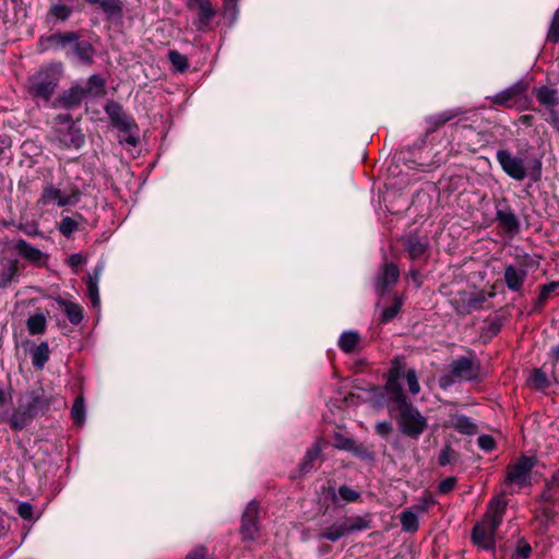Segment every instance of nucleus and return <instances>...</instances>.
<instances>
[{
	"mask_svg": "<svg viewBox=\"0 0 559 559\" xmlns=\"http://www.w3.org/2000/svg\"><path fill=\"white\" fill-rule=\"evenodd\" d=\"M456 481V477L453 476L444 478L442 481H440L438 491L442 495L449 493L455 487Z\"/></svg>",
	"mask_w": 559,
	"mask_h": 559,
	"instance_id": "nucleus-55",
	"label": "nucleus"
},
{
	"mask_svg": "<svg viewBox=\"0 0 559 559\" xmlns=\"http://www.w3.org/2000/svg\"><path fill=\"white\" fill-rule=\"evenodd\" d=\"M405 379L408 385V390L413 395H416L420 391V385L417 379V372L415 369L411 368L406 371Z\"/></svg>",
	"mask_w": 559,
	"mask_h": 559,
	"instance_id": "nucleus-49",
	"label": "nucleus"
},
{
	"mask_svg": "<svg viewBox=\"0 0 559 559\" xmlns=\"http://www.w3.org/2000/svg\"><path fill=\"white\" fill-rule=\"evenodd\" d=\"M72 12L73 9L70 5H67L61 1L53 2L49 7V10L46 14V20L48 22H66L69 20Z\"/></svg>",
	"mask_w": 559,
	"mask_h": 559,
	"instance_id": "nucleus-32",
	"label": "nucleus"
},
{
	"mask_svg": "<svg viewBox=\"0 0 559 559\" xmlns=\"http://www.w3.org/2000/svg\"><path fill=\"white\" fill-rule=\"evenodd\" d=\"M12 146L11 138L8 134H0V155L10 151Z\"/></svg>",
	"mask_w": 559,
	"mask_h": 559,
	"instance_id": "nucleus-60",
	"label": "nucleus"
},
{
	"mask_svg": "<svg viewBox=\"0 0 559 559\" xmlns=\"http://www.w3.org/2000/svg\"><path fill=\"white\" fill-rule=\"evenodd\" d=\"M71 418L76 425H82L85 420V403L82 394L78 395L73 402Z\"/></svg>",
	"mask_w": 559,
	"mask_h": 559,
	"instance_id": "nucleus-43",
	"label": "nucleus"
},
{
	"mask_svg": "<svg viewBox=\"0 0 559 559\" xmlns=\"http://www.w3.org/2000/svg\"><path fill=\"white\" fill-rule=\"evenodd\" d=\"M223 15L233 25L238 16V0H223Z\"/></svg>",
	"mask_w": 559,
	"mask_h": 559,
	"instance_id": "nucleus-46",
	"label": "nucleus"
},
{
	"mask_svg": "<svg viewBox=\"0 0 559 559\" xmlns=\"http://www.w3.org/2000/svg\"><path fill=\"white\" fill-rule=\"evenodd\" d=\"M464 297L462 299V310H460L463 313H471L473 310L481 308L483 304L487 300V296L485 293H478V294H471L466 296L464 294Z\"/></svg>",
	"mask_w": 559,
	"mask_h": 559,
	"instance_id": "nucleus-38",
	"label": "nucleus"
},
{
	"mask_svg": "<svg viewBox=\"0 0 559 559\" xmlns=\"http://www.w3.org/2000/svg\"><path fill=\"white\" fill-rule=\"evenodd\" d=\"M547 39L551 43L559 41V11H557L551 19L550 27L547 34Z\"/></svg>",
	"mask_w": 559,
	"mask_h": 559,
	"instance_id": "nucleus-51",
	"label": "nucleus"
},
{
	"mask_svg": "<svg viewBox=\"0 0 559 559\" xmlns=\"http://www.w3.org/2000/svg\"><path fill=\"white\" fill-rule=\"evenodd\" d=\"M346 535H348V534L346 532V527L344 525V522L341 519L340 521L333 523L332 525H329V526L322 528L318 533V538L320 540L324 539V540H328V542L335 543V542L340 540L342 537H344Z\"/></svg>",
	"mask_w": 559,
	"mask_h": 559,
	"instance_id": "nucleus-31",
	"label": "nucleus"
},
{
	"mask_svg": "<svg viewBox=\"0 0 559 559\" xmlns=\"http://www.w3.org/2000/svg\"><path fill=\"white\" fill-rule=\"evenodd\" d=\"M552 489L549 485L545 486V489L540 493L539 499L545 502H550L554 499Z\"/></svg>",
	"mask_w": 559,
	"mask_h": 559,
	"instance_id": "nucleus-62",
	"label": "nucleus"
},
{
	"mask_svg": "<svg viewBox=\"0 0 559 559\" xmlns=\"http://www.w3.org/2000/svg\"><path fill=\"white\" fill-rule=\"evenodd\" d=\"M496 159L504 174L513 180L522 181L528 177L532 181L538 182L542 179V160L539 158L531 159L527 167L525 158L502 148L497 151Z\"/></svg>",
	"mask_w": 559,
	"mask_h": 559,
	"instance_id": "nucleus-5",
	"label": "nucleus"
},
{
	"mask_svg": "<svg viewBox=\"0 0 559 559\" xmlns=\"http://www.w3.org/2000/svg\"><path fill=\"white\" fill-rule=\"evenodd\" d=\"M400 278V269L393 262H384L374 276V290L382 297L385 293L393 287Z\"/></svg>",
	"mask_w": 559,
	"mask_h": 559,
	"instance_id": "nucleus-14",
	"label": "nucleus"
},
{
	"mask_svg": "<svg viewBox=\"0 0 559 559\" xmlns=\"http://www.w3.org/2000/svg\"><path fill=\"white\" fill-rule=\"evenodd\" d=\"M56 302L72 324L78 325L82 322L83 309L79 304L66 300L61 297L56 298Z\"/></svg>",
	"mask_w": 559,
	"mask_h": 559,
	"instance_id": "nucleus-27",
	"label": "nucleus"
},
{
	"mask_svg": "<svg viewBox=\"0 0 559 559\" xmlns=\"http://www.w3.org/2000/svg\"><path fill=\"white\" fill-rule=\"evenodd\" d=\"M528 385L537 391L547 390L551 382L546 372L542 368H534L527 380Z\"/></svg>",
	"mask_w": 559,
	"mask_h": 559,
	"instance_id": "nucleus-34",
	"label": "nucleus"
},
{
	"mask_svg": "<svg viewBox=\"0 0 559 559\" xmlns=\"http://www.w3.org/2000/svg\"><path fill=\"white\" fill-rule=\"evenodd\" d=\"M74 52L78 58L86 63L92 64L94 62L95 49L93 45L88 41H74Z\"/></svg>",
	"mask_w": 559,
	"mask_h": 559,
	"instance_id": "nucleus-36",
	"label": "nucleus"
},
{
	"mask_svg": "<svg viewBox=\"0 0 559 559\" xmlns=\"http://www.w3.org/2000/svg\"><path fill=\"white\" fill-rule=\"evenodd\" d=\"M478 447L486 451L491 452L496 448V441L490 435H480L477 439Z\"/></svg>",
	"mask_w": 559,
	"mask_h": 559,
	"instance_id": "nucleus-54",
	"label": "nucleus"
},
{
	"mask_svg": "<svg viewBox=\"0 0 559 559\" xmlns=\"http://www.w3.org/2000/svg\"><path fill=\"white\" fill-rule=\"evenodd\" d=\"M549 485L552 490L559 488V473L551 476V478L546 479V485Z\"/></svg>",
	"mask_w": 559,
	"mask_h": 559,
	"instance_id": "nucleus-63",
	"label": "nucleus"
},
{
	"mask_svg": "<svg viewBox=\"0 0 559 559\" xmlns=\"http://www.w3.org/2000/svg\"><path fill=\"white\" fill-rule=\"evenodd\" d=\"M508 501L502 496L492 498L488 506L481 523L476 524L472 531V540L485 549L495 546V534L507 511Z\"/></svg>",
	"mask_w": 559,
	"mask_h": 559,
	"instance_id": "nucleus-2",
	"label": "nucleus"
},
{
	"mask_svg": "<svg viewBox=\"0 0 559 559\" xmlns=\"http://www.w3.org/2000/svg\"><path fill=\"white\" fill-rule=\"evenodd\" d=\"M107 21H117L123 17L122 0H100L97 3Z\"/></svg>",
	"mask_w": 559,
	"mask_h": 559,
	"instance_id": "nucleus-29",
	"label": "nucleus"
},
{
	"mask_svg": "<svg viewBox=\"0 0 559 559\" xmlns=\"http://www.w3.org/2000/svg\"><path fill=\"white\" fill-rule=\"evenodd\" d=\"M496 219L498 221L499 225L508 233H516L520 228V223L516 215L506 203L503 206L497 209Z\"/></svg>",
	"mask_w": 559,
	"mask_h": 559,
	"instance_id": "nucleus-23",
	"label": "nucleus"
},
{
	"mask_svg": "<svg viewBox=\"0 0 559 559\" xmlns=\"http://www.w3.org/2000/svg\"><path fill=\"white\" fill-rule=\"evenodd\" d=\"M61 62H51L39 68L27 79L26 90L35 102L49 103L62 78Z\"/></svg>",
	"mask_w": 559,
	"mask_h": 559,
	"instance_id": "nucleus-4",
	"label": "nucleus"
},
{
	"mask_svg": "<svg viewBox=\"0 0 559 559\" xmlns=\"http://www.w3.org/2000/svg\"><path fill=\"white\" fill-rule=\"evenodd\" d=\"M404 299L402 296L395 294L391 306L384 308L380 316V323L385 324L392 321L401 311Z\"/></svg>",
	"mask_w": 559,
	"mask_h": 559,
	"instance_id": "nucleus-39",
	"label": "nucleus"
},
{
	"mask_svg": "<svg viewBox=\"0 0 559 559\" xmlns=\"http://www.w3.org/2000/svg\"><path fill=\"white\" fill-rule=\"evenodd\" d=\"M334 447L338 450L353 453L356 457L364 461H373L374 454L362 443H358L355 439L346 437L342 433H335L333 437Z\"/></svg>",
	"mask_w": 559,
	"mask_h": 559,
	"instance_id": "nucleus-17",
	"label": "nucleus"
},
{
	"mask_svg": "<svg viewBox=\"0 0 559 559\" xmlns=\"http://www.w3.org/2000/svg\"><path fill=\"white\" fill-rule=\"evenodd\" d=\"M55 133L60 146L64 148H81L85 136L73 121L70 114H59L55 117Z\"/></svg>",
	"mask_w": 559,
	"mask_h": 559,
	"instance_id": "nucleus-8",
	"label": "nucleus"
},
{
	"mask_svg": "<svg viewBox=\"0 0 559 559\" xmlns=\"http://www.w3.org/2000/svg\"><path fill=\"white\" fill-rule=\"evenodd\" d=\"M405 365L397 358L392 361V366L388 372V380L384 390L390 401L401 400L406 397L403 388L400 383L402 378H405Z\"/></svg>",
	"mask_w": 559,
	"mask_h": 559,
	"instance_id": "nucleus-13",
	"label": "nucleus"
},
{
	"mask_svg": "<svg viewBox=\"0 0 559 559\" xmlns=\"http://www.w3.org/2000/svg\"><path fill=\"white\" fill-rule=\"evenodd\" d=\"M448 426L466 436H475L478 432L477 424H475L469 417L462 414L453 415Z\"/></svg>",
	"mask_w": 559,
	"mask_h": 559,
	"instance_id": "nucleus-25",
	"label": "nucleus"
},
{
	"mask_svg": "<svg viewBox=\"0 0 559 559\" xmlns=\"http://www.w3.org/2000/svg\"><path fill=\"white\" fill-rule=\"evenodd\" d=\"M82 191L76 185H70L68 189L61 190L49 182L45 185L38 204L43 206L56 204L60 207L75 205L79 203Z\"/></svg>",
	"mask_w": 559,
	"mask_h": 559,
	"instance_id": "nucleus-9",
	"label": "nucleus"
},
{
	"mask_svg": "<svg viewBox=\"0 0 559 559\" xmlns=\"http://www.w3.org/2000/svg\"><path fill=\"white\" fill-rule=\"evenodd\" d=\"M539 257L537 255H530V254H524L522 258H521V261H520V265L522 266L521 269H524V270H537L539 267V264H540V261H539Z\"/></svg>",
	"mask_w": 559,
	"mask_h": 559,
	"instance_id": "nucleus-52",
	"label": "nucleus"
},
{
	"mask_svg": "<svg viewBox=\"0 0 559 559\" xmlns=\"http://www.w3.org/2000/svg\"><path fill=\"white\" fill-rule=\"evenodd\" d=\"M465 114L466 110L462 108H452L427 117L425 120V136H429L430 134L437 132L441 127L454 120L455 122L452 123V126H459V123L463 121L462 116H464Z\"/></svg>",
	"mask_w": 559,
	"mask_h": 559,
	"instance_id": "nucleus-12",
	"label": "nucleus"
},
{
	"mask_svg": "<svg viewBox=\"0 0 559 559\" xmlns=\"http://www.w3.org/2000/svg\"><path fill=\"white\" fill-rule=\"evenodd\" d=\"M46 325V317L41 312H36L26 321V328L31 335L44 334Z\"/></svg>",
	"mask_w": 559,
	"mask_h": 559,
	"instance_id": "nucleus-40",
	"label": "nucleus"
},
{
	"mask_svg": "<svg viewBox=\"0 0 559 559\" xmlns=\"http://www.w3.org/2000/svg\"><path fill=\"white\" fill-rule=\"evenodd\" d=\"M186 559H213V556L209 554L205 546L199 545L188 552Z\"/></svg>",
	"mask_w": 559,
	"mask_h": 559,
	"instance_id": "nucleus-53",
	"label": "nucleus"
},
{
	"mask_svg": "<svg viewBox=\"0 0 559 559\" xmlns=\"http://www.w3.org/2000/svg\"><path fill=\"white\" fill-rule=\"evenodd\" d=\"M79 40V34L75 32H66V33H55L47 37H41L39 40L40 46H43V50H47L49 48H60L66 47L69 44H73Z\"/></svg>",
	"mask_w": 559,
	"mask_h": 559,
	"instance_id": "nucleus-22",
	"label": "nucleus"
},
{
	"mask_svg": "<svg viewBox=\"0 0 559 559\" xmlns=\"http://www.w3.org/2000/svg\"><path fill=\"white\" fill-rule=\"evenodd\" d=\"M104 265L98 264L92 274L83 278L86 285V295L94 307L99 306L100 298L98 293V282L103 272Z\"/></svg>",
	"mask_w": 559,
	"mask_h": 559,
	"instance_id": "nucleus-24",
	"label": "nucleus"
},
{
	"mask_svg": "<svg viewBox=\"0 0 559 559\" xmlns=\"http://www.w3.org/2000/svg\"><path fill=\"white\" fill-rule=\"evenodd\" d=\"M342 520L348 535L356 532L366 531L371 527V518L369 514L344 516Z\"/></svg>",
	"mask_w": 559,
	"mask_h": 559,
	"instance_id": "nucleus-30",
	"label": "nucleus"
},
{
	"mask_svg": "<svg viewBox=\"0 0 559 559\" xmlns=\"http://www.w3.org/2000/svg\"><path fill=\"white\" fill-rule=\"evenodd\" d=\"M374 429L379 436L386 438L393 431V425L391 421L384 420L378 423Z\"/></svg>",
	"mask_w": 559,
	"mask_h": 559,
	"instance_id": "nucleus-56",
	"label": "nucleus"
},
{
	"mask_svg": "<svg viewBox=\"0 0 559 559\" xmlns=\"http://www.w3.org/2000/svg\"><path fill=\"white\" fill-rule=\"evenodd\" d=\"M187 7L189 9L198 8L197 29L207 32L212 20L216 15V10L212 5L211 0H187Z\"/></svg>",
	"mask_w": 559,
	"mask_h": 559,
	"instance_id": "nucleus-19",
	"label": "nucleus"
},
{
	"mask_svg": "<svg viewBox=\"0 0 559 559\" xmlns=\"http://www.w3.org/2000/svg\"><path fill=\"white\" fill-rule=\"evenodd\" d=\"M534 94L538 103L544 105L548 111L555 109L559 104V97L555 88L543 85L535 88Z\"/></svg>",
	"mask_w": 559,
	"mask_h": 559,
	"instance_id": "nucleus-28",
	"label": "nucleus"
},
{
	"mask_svg": "<svg viewBox=\"0 0 559 559\" xmlns=\"http://www.w3.org/2000/svg\"><path fill=\"white\" fill-rule=\"evenodd\" d=\"M56 400V395L47 393L43 386L27 392L21 399L19 407L8 419L11 429L15 431L23 430L34 418L44 416Z\"/></svg>",
	"mask_w": 559,
	"mask_h": 559,
	"instance_id": "nucleus-1",
	"label": "nucleus"
},
{
	"mask_svg": "<svg viewBox=\"0 0 559 559\" xmlns=\"http://www.w3.org/2000/svg\"><path fill=\"white\" fill-rule=\"evenodd\" d=\"M433 503H435V501H433V499L430 496L425 497L423 499V504L419 507V509L423 510V511H426L429 508V506L433 504Z\"/></svg>",
	"mask_w": 559,
	"mask_h": 559,
	"instance_id": "nucleus-64",
	"label": "nucleus"
},
{
	"mask_svg": "<svg viewBox=\"0 0 559 559\" xmlns=\"http://www.w3.org/2000/svg\"><path fill=\"white\" fill-rule=\"evenodd\" d=\"M322 448L320 442H314L307 451L299 464L301 474H308L314 468V462L320 457Z\"/></svg>",
	"mask_w": 559,
	"mask_h": 559,
	"instance_id": "nucleus-33",
	"label": "nucleus"
},
{
	"mask_svg": "<svg viewBox=\"0 0 559 559\" xmlns=\"http://www.w3.org/2000/svg\"><path fill=\"white\" fill-rule=\"evenodd\" d=\"M559 289V281L550 282L539 287V295L537 297V306H544L550 298V295Z\"/></svg>",
	"mask_w": 559,
	"mask_h": 559,
	"instance_id": "nucleus-45",
	"label": "nucleus"
},
{
	"mask_svg": "<svg viewBox=\"0 0 559 559\" xmlns=\"http://www.w3.org/2000/svg\"><path fill=\"white\" fill-rule=\"evenodd\" d=\"M168 59L176 72L183 73L189 69L190 63L187 56L177 50H169Z\"/></svg>",
	"mask_w": 559,
	"mask_h": 559,
	"instance_id": "nucleus-41",
	"label": "nucleus"
},
{
	"mask_svg": "<svg viewBox=\"0 0 559 559\" xmlns=\"http://www.w3.org/2000/svg\"><path fill=\"white\" fill-rule=\"evenodd\" d=\"M504 282L509 290L521 293L527 276V270L516 269L513 264L504 266Z\"/></svg>",
	"mask_w": 559,
	"mask_h": 559,
	"instance_id": "nucleus-21",
	"label": "nucleus"
},
{
	"mask_svg": "<svg viewBox=\"0 0 559 559\" xmlns=\"http://www.w3.org/2000/svg\"><path fill=\"white\" fill-rule=\"evenodd\" d=\"M480 361L475 353L452 360L439 378V386L449 389L455 382L477 381L480 378Z\"/></svg>",
	"mask_w": 559,
	"mask_h": 559,
	"instance_id": "nucleus-6",
	"label": "nucleus"
},
{
	"mask_svg": "<svg viewBox=\"0 0 559 559\" xmlns=\"http://www.w3.org/2000/svg\"><path fill=\"white\" fill-rule=\"evenodd\" d=\"M14 249L27 261L37 265L43 263L44 253L29 245L26 240L19 239L14 245Z\"/></svg>",
	"mask_w": 559,
	"mask_h": 559,
	"instance_id": "nucleus-26",
	"label": "nucleus"
},
{
	"mask_svg": "<svg viewBox=\"0 0 559 559\" xmlns=\"http://www.w3.org/2000/svg\"><path fill=\"white\" fill-rule=\"evenodd\" d=\"M403 531L414 533L418 530L419 523L417 515L411 510H404L400 515Z\"/></svg>",
	"mask_w": 559,
	"mask_h": 559,
	"instance_id": "nucleus-42",
	"label": "nucleus"
},
{
	"mask_svg": "<svg viewBox=\"0 0 559 559\" xmlns=\"http://www.w3.org/2000/svg\"><path fill=\"white\" fill-rule=\"evenodd\" d=\"M402 243L413 261L423 259L429 249L428 238L417 234L406 235L402 238Z\"/></svg>",
	"mask_w": 559,
	"mask_h": 559,
	"instance_id": "nucleus-20",
	"label": "nucleus"
},
{
	"mask_svg": "<svg viewBox=\"0 0 559 559\" xmlns=\"http://www.w3.org/2000/svg\"><path fill=\"white\" fill-rule=\"evenodd\" d=\"M531 545L523 538L518 542L516 548L511 556V559H527L531 556Z\"/></svg>",
	"mask_w": 559,
	"mask_h": 559,
	"instance_id": "nucleus-48",
	"label": "nucleus"
},
{
	"mask_svg": "<svg viewBox=\"0 0 559 559\" xmlns=\"http://www.w3.org/2000/svg\"><path fill=\"white\" fill-rule=\"evenodd\" d=\"M49 360V346L47 342H41L32 353V364L37 370H41Z\"/></svg>",
	"mask_w": 559,
	"mask_h": 559,
	"instance_id": "nucleus-37",
	"label": "nucleus"
},
{
	"mask_svg": "<svg viewBox=\"0 0 559 559\" xmlns=\"http://www.w3.org/2000/svg\"><path fill=\"white\" fill-rule=\"evenodd\" d=\"M527 88L528 84L520 80L498 94L488 97V99L497 106L512 108L518 99L526 93Z\"/></svg>",
	"mask_w": 559,
	"mask_h": 559,
	"instance_id": "nucleus-16",
	"label": "nucleus"
},
{
	"mask_svg": "<svg viewBox=\"0 0 559 559\" xmlns=\"http://www.w3.org/2000/svg\"><path fill=\"white\" fill-rule=\"evenodd\" d=\"M127 133H128V135L126 138L121 139L120 143L121 144H127V145L132 146V147H135L139 144V138L136 135H134L132 133V131L131 132H127Z\"/></svg>",
	"mask_w": 559,
	"mask_h": 559,
	"instance_id": "nucleus-61",
	"label": "nucleus"
},
{
	"mask_svg": "<svg viewBox=\"0 0 559 559\" xmlns=\"http://www.w3.org/2000/svg\"><path fill=\"white\" fill-rule=\"evenodd\" d=\"M459 460V453L452 448L451 444H445L439 455H438V464L440 466H447L452 464Z\"/></svg>",
	"mask_w": 559,
	"mask_h": 559,
	"instance_id": "nucleus-44",
	"label": "nucleus"
},
{
	"mask_svg": "<svg viewBox=\"0 0 559 559\" xmlns=\"http://www.w3.org/2000/svg\"><path fill=\"white\" fill-rule=\"evenodd\" d=\"M536 463L535 456L521 455L514 463L507 466L504 483L519 487L531 485V474Z\"/></svg>",
	"mask_w": 559,
	"mask_h": 559,
	"instance_id": "nucleus-10",
	"label": "nucleus"
},
{
	"mask_svg": "<svg viewBox=\"0 0 559 559\" xmlns=\"http://www.w3.org/2000/svg\"><path fill=\"white\" fill-rule=\"evenodd\" d=\"M106 80L98 73L86 80V86L73 84L62 91L52 102L53 108L72 110L79 108L86 97L102 98L106 95Z\"/></svg>",
	"mask_w": 559,
	"mask_h": 559,
	"instance_id": "nucleus-3",
	"label": "nucleus"
},
{
	"mask_svg": "<svg viewBox=\"0 0 559 559\" xmlns=\"http://www.w3.org/2000/svg\"><path fill=\"white\" fill-rule=\"evenodd\" d=\"M259 503L250 501L241 516L240 534L243 540H253L259 532Z\"/></svg>",
	"mask_w": 559,
	"mask_h": 559,
	"instance_id": "nucleus-15",
	"label": "nucleus"
},
{
	"mask_svg": "<svg viewBox=\"0 0 559 559\" xmlns=\"http://www.w3.org/2000/svg\"><path fill=\"white\" fill-rule=\"evenodd\" d=\"M549 117L546 119L557 132H559V112L555 109L548 111Z\"/></svg>",
	"mask_w": 559,
	"mask_h": 559,
	"instance_id": "nucleus-59",
	"label": "nucleus"
},
{
	"mask_svg": "<svg viewBox=\"0 0 559 559\" xmlns=\"http://www.w3.org/2000/svg\"><path fill=\"white\" fill-rule=\"evenodd\" d=\"M0 265V290H3L19 281L23 264L16 258H1Z\"/></svg>",
	"mask_w": 559,
	"mask_h": 559,
	"instance_id": "nucleus-18",
	"label": "nucleus"
},
{
	"mask_svg": "<svg viewBox=\"0 0 559 559\" xmlns=\"http://www.w3.org/2000/svg\"><path fill=\"white\" fill-rule=\"evenodd\" d=\"M393 402L399 411L396 423L401 433L417 440L428 427L427 418L408 401L407 396Z\"/></svg>",
	"mask_w": 559,
	"mask_h": 559,
	"instance_id": "nucleus-7",
	"label": "nucleus"
},
{
	"mask_svg": "<svg viewBox=\"0 0 559 559\" xmlns=\"http://www.w3.org/2000/svg\"><path fill=\"white\" fill-rule=\"evenodd\" d=\"M17 514L24 519L29 520L33 515V506L28 502H23L17 507Z\"/></svg>",
	"mask_w": 559,
	"mask_h": 559,
	"instance_id": "nucleus-57",
	"label": "nucleus"
},
{
	"mask_svg": "<svg viewBox=\"0 0 559 559\" xmlns=\"http://www.w3.org/2000/svg\"><path fill=\"white\" fill-rule=\"evenodd\" d=\"M359 342L360 335L358 332L347 331L341 334L338 338V346L344 353L350 354L356 350Z\"/></svg>",
	"mask_w": 559,
	"mask_h": 559,
	"instance_id": "nucleus-35",
	"label": "nucleus"
},
{
	"mask_svg": "<svg viewBox=\"0 0 559 559\" xmlns=\"http://www.w3.org/2000/svg\"><path fill=\"white\" fill-rule=\"evenodd\" d=\"M79 228L78 222L72 217H63L59 224V231L67 238Z\"/></svg>",
	"mask_w": 559,
	"mask_h": 559,
	"instance_id": "nucleus-47",
	"label": "nucleus"
},
{
	"mask_svg": "<svg viewBox=\"0 0 559 559\" xmlns=\"http://www.w3.org/2000/svg\"><path fill=\"white\" fill-rule=\"evenodd\" d=\"M68 263L71 267L75 269L79 265L86 263V258L80 253H73L69 257Z\"/></svg>",
	"mask_w": 559,
	"mask_h": 559,
	"instance_id": "nucleus-58",
	"label": "nucleus"
},
{
	"mask_svg": "<svg viewBox=\"0 0 559 559\" xmlns=\"http://www.w3.org/2000/svg\"><path fill=\"white\" fill-rule=\"evenodd\" d=\"M104 110L109 118L110 124L122 132H131L138 130L134 120L126 114L123 106L114 100L108 99L104 106Z\"/></svg>",
	"mask_w": 559,
	"mask_h": 559,
	"instance_id": "nucleus-11",
	"label": "nucleus"
},
{
	"mask_svg": "<svg viewBox=\"0 0 559 559\" xmlns=\"http://www.w3.org/2000/svg\"><path fill=\"white\" fill-rule=\"evenodd\" d=\"M338 495L345 502H355L360 498V493L347 485H342L338 488Z\"/></svg>",
	"mask_w": 559,
	"mask_h": 559,
	"instance_id": "nucleus-50",
	"label": "nucleus"
}]
</instances>
